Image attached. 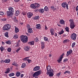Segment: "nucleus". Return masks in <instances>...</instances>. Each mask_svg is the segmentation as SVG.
<instances>
[{
    "label": "nucleus",
    "mask_w": 78,
    "mask_h": 78,
    "mask_svg": "<svg viewBox=\"0 0 78 78\" xmlns=\"http://www.w3.org/2000/svg\"><path fill=\"white\" fill-rule=\"evenodd\" d=\"M0 15L1 16H4L5 13L2 12H0Z\"/></svg>",
    "instance_id": "48"
},
{
    "label": "nucleus",
    "mask_w": 78,
    "mask_h": 78,
    "mask_svg": "<svg viewBox=\"0 0 78 78\" xmlns=\"http://www.w3.org/2000/svg\"><path fill=\"white\" fill-rule=\"evenodd\" d=\"M6 14L8 17H11L13 14L12 13L9 12V11H7L6 12Z\"/></svg>",
    "instance_id": "7"
},
{
    "label": "nucleus",
    "mask_w": 78,
    "mask_h": 78,
    "mask_svg": "<svg viewBox=\"0 0 78 78\" xmlns=\"http://www.w3.org/2000/svg\"><path fill=\"white\" fill-rule=\"evenodd\" d=\"M28 58H29V57H26L25 58H24V59H23V61H27V60H28Z\"/></svg>",
    "instance_id": "44"
},
{
    "label": "nucleus",
    "mask_w": 78,
    "mask_h": 78,
    "mask_svg": "<svg viewBox=\"0 0 78 78\" xmlns=\"http://www.w3.org/2000/svg\"><path fill=\"white\" fill-rule=\"evenodd\" d=\"M15 74H14L13 73H11L10 74H9V76H14L15 75Z\"/></svg>",
    "instance_id": "32"
},
{
    "label": "nucleus",
    "mask_w": 78,
    "mask_h": 78,
    "mask_svg": "<svg viewBox=\"0 0 78 78\" xmlns=\"http://www.w3.org/2000/svg\"><path fill=\"white\" fill-rule=\"evenodd\" d=\"M39 12H41V13H44V10L43 9H39Z\"/></svg>",
    "instance_id": "30"
},
{
    "label": "nucleus",
    "mask_w": 78,
    "mask_h": 78,
    "mask_svg": "<svg viewBox=\"0 0 78 78\" xmlns=\"http://www.w3.org/2000/svg\"><path fill=\"white\" fill-rule=\"evenodd\" d=\"M73 52V51L72 49H70L69 51H68L66 54V56H69V55H70Z\"/></svg>",
    "instance_id": "9"
},
{
    "label": "nucleus",
    "mask_w": 78,
    "mask_h": 78,
    "mask_svg": "<svg viewBox=\"0 0 78 78\" xmlns=\"http://www.w3.org/2000/svg\"><path fill=\"white\" fill-rule=\"evenodd\" d=\"M50 32L51 35H54V34L55 33V30H54V29L53 28H51L50 29Z\"/></svg>",
    "instance_id": "14"
},
{
    "label": "nucleus",
    "mask_w": 78,
    "mask_h": 78,
    "mask_svg": "<svg viewBox=\"0 0 78 78\" xmlns=\"http://www.w3.org/2000/svg\"><path fill=\"white\" fill-rule=\"evenodd\" d=\"M35 41L36 42H38L39 41V40H38V38L37 37H36L35 39Z\"/></svg>",
    "instance_id": "60"
},
{
    "label": "nucleus",
    "mask_w": 78,
    "mask_h": 78,
    "mask_svg": "<svg viewBox=\"0 0 78 78\" xmlns=\"http://www.w3.org/2000/svg\"><path fill=\"white\" fill-rule=\"evenodd\" d=\"M14 1L15 2H19L20 1V0H14Z\"/></svg>",
    "instance_id": "62"
},
{
    "label": "nucleus",
    "mask_w": 78,
    "mask_h": 78,
    "mask_svg": "<svg viewBox=\"0 0 78 78\" xmlns=\"http://www.w3.org/2000/svg\"><path fill=\"white\" fill-rule=\"evenodd\" d=\"M39 19V16H37L35 17H33V19L34 20H37V19Z\"/></svg>",
    "instance_id": "28"
},
{
    "label": "nucleus",
    "mask_w": 78,
    "mask_h": 78,
    "mask_svg": "<svg viewBox=\"0 0 78 78\" xmlns=\"http://www.w3.org/2000/svg\"><path fill=\"white\" fill-rule=\"evenodd\" d=\"M41 73V71L39 70L37 72H35L33 74V77H35V76H39Z\"/></svg>",
    "instance_id": "4"
},
{
    "label": "nucleus",
    "mask_w": 78,
    "mask_h": 78,
    "mask_svg": "<svg viewBox=\"0 0 78 78\" xmlns=\"http://www.w3.org/2000/svg\"><path fill=\"white\" fill-rule=\"evenodd\" d=\"M66 61H68V59H67V58H66L63 61V62H66Z\"/></svg>",
    "instance_id": "59"
},
{
    "label": "nucleus",
    "mask_w": 78,
    "mask_h": 78,
    "mask_svg": "<svg viewBox=\"0 0 78 78\" xmlns=\"http://www.w3.org/2000/svg\"><path fill=\"white\" fill-rule=\"evenodd\" d=\"M14 21H15V22L17 21V19H16V17L15 16L14 17Z\"/></svg>",
    "instance_id": "55"
},
{
    "label": "nucleus",
    "mask_w": 78,
    "mask_h": 78,
    "mask_svg": "<svg viewBox=\"0 0 78 78\" xmlns=\"http://www.w3.org/2000/svg\"><path fill=\"white\" fill-rule=\"evenodd\" d=\"M65 29L66 31H67V32H69V27H66L65 28Z\"/></svg>",
    "instance_id": "40"
},
{
    "label": "nucleus",
    "mask_w": 78,
    "mask_h": 78,
    "mask_svg": "<svg viewBox=\"0 0 78 78\" xmlns=\"http://www.w3.org/2000/svg\"><path fill=\"white\" fill-rule=\"evenodd\" d=\"M0 49L1 50V51H3L4 50H5V48H4L2 46L1 47Z\"/></svg>",
    "instance_id": "41"
},
{
    "label": "nucleus",
    "mask_w": 78,
    "mask_h": 78,
    "mask_svg": "<svg viewBox=\"0 0 78 78\" xmlns=\"http://www.w3.org/2000/svg\"><path fill=\"white\" fill-rule=\"evenodd\" d=\"M36 28L37 29H38V30H39L40 28H41V24H37L36 25Z\"/></svg>",
    "instance_id": "19"
},
{
    "label": "nucleus",
    "mask_w": 78,
    "mask_h": 78,
    "mask_svg": "<svg viewBox=\"0 0 78 78\" xmlns=\"http://www.w3.org/2000/svg\"><path fill=\"white\" fill-rule=\"evenodd\" d=\"M70 41V40L69 39H66V40H64L63 41V43L64 44H65V43H67V42H69Z\"/></svg>",
    "instance_id": "26"
},
{
    "label": "nucleus",
    "mask_w": 78,
    "mask_h": 78,
    "mask_svg": "<svg viewBox=\"0 0 78 78\" xmlns=\"http://www.w3.org/2000/svg\"><path fill=\"white\" fill-rule=\"evenodd\" d=\"M64 55V53H63L61 56L59 58V60H57V61L58 63H60V62L62 61V58H63V56Z\"/></svg>",
    "instance_id": "10"
},
{
    "label": "nucleus",
    "mask_w": 78,
    "mask_h": 78,
    "mask_svg": "<svg viewBox=\"0 0 78 78\" xmlns=\"http://www.w3.org/2000/svg\"><path fill=\"white\" fill-rule=\"evenodd\" d=\"M10 61H11V60L9 59H6V60H5L4 61V62H5V63H9L10 62Z\"/></svg>",
    "instance_id": "20"
},
{
    "label": "nucleus",
    "mask_w": 78,
    "mask_h": 78,
    "mask_svg": "<svg viewBox=\"0 0 78 78\" xmlns=\"http://www.w3.org/2000/svg\"><path fill=\"white\" fill-rule=\"evenodd\" d=\"M34 41H32L31 42H29V44L30 45H33L34 44Z\"/></svg>",
    "instance_id": "29"
},
{
    "label": "nucleus",
    "mask_w": 78,
    "mask_h": 78,
    "mask_svg": "<svg viewBox=\"0 0 78 78\" xmlns=\"http://www.w3.org/2000/svg\"><path fill=\"white\" fill-rule=\"evenodd\" d=\"M41 45L42 46H44V45H45L44 44H45V43H44V42L43 41H41Z\"/></svg>",
    "instance_id": "49"
},
{
    "label": "nucleus",
    "mask_w": 78,
    "mask_h": 78,
    "mask_svg": "<svg viewBox=\"0 0 78 78\" xmlns=\"http://www.w3.org/2000/svg\"><path fill=\"white\" fill-rule=\"evenodd\" d=\"M26 67V63H23L21 66V67L22 68H25Z\"/></svg>",
    "instance_id": "31"
},
{
    "label": "nucleus",
    "mask_w": 78,
    "mask_h": 78,
    "mask_svg": "<svg viewBox=\"0 0 78 78\" xmlns=\"http://www.w3.org/2000/svg\"><path fill=\"white\" fill-rule=\"evenodd\" d=\"M76 34L75 33H73V34H71V39L73 41H75L76 40Z\"/></svg>",
    "instance_id": "5"
},
{
    "label": "nucleus",
    "mask_w": 78,
    "mask_h": 78,
    "mask_svg": "<svg viewBox=\"0 0 78 78\" xmlns=\"http://www.w3.org/2000/svg\"><path fill=\"white\" fill-rule=\"evenodd\" d=\"M33 15V13H31V12H28L27 13V16L28 18H30Z\"/></svg>",
    "instance_id": "11"
},
{
    "label": "nucleus",
    "mask_w": 78,
    "mask_h": 78,
    "mask_svg": "<svg viewBox=\"0 0 78 78\" xmlns=\"http://www.w3.org/2000/svg\"><path fill=\"white\" fill-rule=\"evenodd\" d=\"M19 13H20L19 11L18 10L16 11V13L15 14V16H19Z\"/></svg>",
    "instance_id": "38"
},
{
    "label": "nucleus",
    "mask_w": 78,
    "mask_h": 78,
    "mask_svg": "<svg viewBox=\"0 0 78 78\" xmlns=\"http://www.w3.org/2000/svg\"><path fill=\"white\" fill-rule=\"evenodd\" d=\"M8 9L9 11L14 14V12H15V10L14 9V8H12V7H9Z\"/></svg>",
    "instance_id": "8"
},
{
    "label": "nucleus",
    "mask_w": 78,
    "mask_h": 78,
    "mask_svg": "<svg viewBox=\"0 0 78 78\" xmlns=\"http://www.w3.org/2000/svg\"><path fill=\"white\" fill-rule=\"evenodd\" d=\"M5 36L7 37H9V36H8V32H7L5 33Z\"/></svg>",
    "instance_id": "33"
},
{
    "label": "nucleus",
    "mask_w": 78,
    "mask_h": 78,
    "mask_svg": "<svg viewBox=\"0 0 78 78\" xmlns=\"http://www.w3.org/2000/svg\"><path fill=\"white\" fill-rule=\"evenodd\" d=\"M27 61L28 62V63H30L31 62V60L30 59H28Z\"/></svg>",
    "instance_id": "56"
},
{
    "label": "nucleus",
    "mask_w": 78,
    "mask_h": 78,
    "mask_svg": "<svg viewBox=\"0 0 78 78\" xmlns=\"http://www.w3.org/2000/svg\"><path fill=\"white\" fill-rule=\"evenodd\" d=\"M76 44L75 43V42H74L72 43V48H73L74 47V46L75 45V44Z\"/></svg>",
    "instance_id": "45"
},
{
    "label": "nucleus",
    "mask_w": 78,
    "mask_h": 78,
    "mask_svg": "<svg viewBox=\"0 0 78 78\" xmlns=\"http://www.w3.org/2000/svg\"><path fill=\"white\" fill-rule=\"evenodd\" d=\"M20 72H17L16 73V76H17V77H19V76H20Z\"/></svg>",
    "instance_id": "18"
},
{
    "label": "nucleus",
    "mask_w": 78,
    "mask_h": 78,
    "mask_svg": "<svg viewBox=\"0 0 78 78\" xmlns=\"http://www.w3.org/2000/svg\"><path fill=\"white\" fill-rule=\"evenodd\" d=\"M30 7L32 9H35V5L34 4H32L30 5Z\"/></svg>",
    "instance_id": "24"
},
{
    "label": "nucleus",
    "mask_w": 78,
    "mask_h": 78,
    "mask_svg": "<svg viewBox=\"0 0 78 78\" xmlns=\"http://www.w3.org/2000/svg\"><path fill=\"white\" fill-rule=\"evenodd\" d=\"M27 31L29 33H33V30L31 28L28 29Z\"/></svg>",
    "instance_id": "17"
},
{
    "label": "nucleus",
    "mask_w": 78,
    "mask_h": 78,
    "mask_svg": "<svg viewBox=\"0 0 78 78\" xmlns=\"http://www.w3.org/2000/svg\"><path fill=\"white\" fill-rule=\"evenodd\" d=\"M12 65L13 66H16V67L17 66V63L13 62L12 64Z\"/></svg>",
    "instance_id": "42"
},
{
    "label": "nucleus",
    "mask_w": 78,
    "mask_h": 78,
    "mask_svg": "<svg viewBox=\"0 0 78 78\" xmlns=\"http://www.w3.org/2000/svg\"><path fill=\"white\" fill-rule=\"evenodd\" d=\"M6 18L1 19L2 21H6Z\"/></svg>",
    "instance_id": "53"
},
{
    "label": "nucleus",
    "mask_w": 78,
    "mask_h": 78,
    "mask_svg": "<svg viewBox=\"0 0 78 78\" xmlns=\"http://www.w3.org/2000/svg\"><path fill=\"white\" fill-rule=\"evenodd\" d=\"M44 11H48V10H49V9L48 8V7L47 6H45L44 9Z\"/></svg>",
    "instance_id": "22"
},
{
    "label": "nucleus",
    "mask_w": 78,
    "mask_h": 78,
    "mask_svg": "<svg viewBox=\"0 0 78 78\" xmlns=\"http://www.w3.org/2000/svg\"><path fill=\"white\" fill-rule=\"evenodd\" d=\"M7 51L8 52H11V48H9L7 49Z\"/></svg>",
    "instance_id": "43"
},
{
    "label": "nucleus",
    "mask_w": 78,
    "mask_h": 78,
    "mask_svg": "<svg viewBox=\"0 0 78 78\" xmlns=\"http://www.w3.org/2000/svg\"><path fill=\"white\" fill-rule=\"evenodd\" d=\"M21 41L23 43H26L28 41V37L27 36L24 35H22L20 37Z\"/></svg>",
    "instance_id": "1"
},
{
    "label": "nucleus",
    "mask_w": 78,
    "mask_h": 78,
    "mask_svg": "<svg viewBox=\"0 0 78 78\" xmlns=\"http://www.w3.org/2000/svg\"><path fill=\"white\" fill-rule=\"evenodd\" d=\"M39 11V9H35L34 11L36 12H38Z\"/></svg>",
    "instance_id": "51"
},
{
    "label": "nucleus",
    "mask_w": 78,
    "mask_h": 78,
    "mask_svg": "<svg viewBox=\"0 0 78 78\" xmlns=\"http://www.w3.org/2000/svg\"><path fill=\"white\" fill-rule=\"evenodd\" d=\"M13 38L14 39H17L18 38V35H17V34H15L13 36Z\"/></svg>",
    "instance_id": "37"
},
{
    "label": "nucleus",
    "mask_w": 78,
    "mask_h": 78,
    "mask_svg": "<svg viewBox=\"0 0 78 78\" xmlns=\"http://www.w3.org/2000/svg\"><path fill=\"white\" fill-rule=\"evenodd\" d=\"M61 73L59 72V73H57L56 75L57 76H58L59 77V76H60V74Z\"/></svg>",
    "instance_id": "52"
},
{
    "label": "nucleus",
    "mask_w": 78,
    "mask_h": 78,
    "mask_svg": "<svg viewBox=\"0 0 78 78\" xmlns=\"http://www.w3.org/2000/svg\"><path fill=\"white\" fill-rule=\"evenodd\" d=\"M20 48H19L17 49L16 51V52H17V53H18V52H19V50H20Z\"/></svg>",
    "instance_id": "54"
},
{
    "label": "nucleus",
    "mask_w": 78,
    "mask_h": 78,
    "mask_svg": "<svg viewBox=\"0 0 78 78\" xmlns=\"http://www.w3.org/2000/svg\"><path fill=\"white\" fill-rule=\"evenodd\" d=\"M23 76H24V75L23 74H22L20 75V76L21 78H22V77H23Z\"/></svg>",
    "instance_id": "61"
},
{
    "label": "nucleus",
    "mask_w": 78,
    "mask_h": 78,
    "mask_svg": "<svg viewBox=\"0 0 78 78\" xmlns=\"http://www.w3.org/2000/svg\"><path fill=\"white\" fill-rule=\"evenodd\" d=\"M19 46H20V44H19L17 43L16 44V47H19Z\"/></svg>",
    "instance_id": "57"
},
{
    "label": "nucleus",
    "mask_w": 78,
    "mask_h": 78,
    "mask_svg": "<svg viewBox=\"0 0 78 78\" xmlns=\"http://www.w3.org/2000/svg\"><path fill=\"white\" fill-rule=\"evenodd\" d=\"M5 43L7 44H9V45H10V44H11V41H7L5 42Z\"/></svg>",
    "instance_id": "39"
},
{
    "label": "nucleus",
    "mask_w": 78,
    "mask_h": 78,
    "mask_svg": "<svg viewBox=\"0 0 78 78\" xmlns=\"http://www.w3.org/2000/svg\"><path fill=\"white\" fill-rule=\"evenodd\" d=\"M27 29H29V28H30V25H29V24H27Z\"/></svg>",
    "instance_id": "46"
},
{
    "label": "nucleus",
    "mask_w": 78,
    "mask_h": 78,
    "mask_svg": "<svg viewBox=\"0 0 78 78\" xmlns=\"http://www.w3.org/2000/svg\"><path fill=\"white\" fill-rule=\"evenodd\" d=\"M11 28V25L9 24H5L3 27L2 30L5 31H8Z\"/></svg>",
    "instance_id": "2"
},
{
    "label": "nucleus",
    "mask_w": 78,
    "mask_h": 78,
    "mask_svg": "<svg viewBox=\"0 0 78 78\" xmlns=\"http://www.w3.org/2000/svg\"><path fill=\"white\" fill-rule=\"evenodd\" d=\"M5 62V61H3V60H2L1 61V63H3V62Z\"/></svg>",
    "instance_id": "64"
},
{
    "label": "nucleus",
    "mask_w": 78,
    "mask_h": 78,
    "mask_svg": "<svg viewBox=\"0 0 78 78\" xmlns=\"http://www.w3.org/2000/svg\"><path fill=\"white\" fill-rule=\"evenodd\" d=\"M9 68H8L6 69V71L5 72V73H9V72H10V70Z\"/></svg>",
    "instance_id": "23"
},
{
    "label": "nucleus",
    "mask_w": 78,
    "mask_h": 78,
    "mask_svg": "<svg viewBox=\"0 0 78 78\" xmlns=\"http://www.w3.org/2000/svg\"><path fill=\"white\" fill-rule=\"evenodd\" d=\"M70 73V71H66L64 73V74H66V73Z\"/></svg>",
    "instance_id": "47"
},
{
    "label": "nucleus",
    "mask_w": 78,
    "mask_h": 78,
    "mask_svg": "<svg viewBox=\"0 0 78 78\" xmlns=\"http://www.w3.org/2000/svg\"><path fill=\"white\" fill-rule=\"evenodd\" d=\"M40 69V67L39 66H36L33 69V71H37V70H39Z\"/></svg>",
    "instance_id": "13"
},
{
    "label": "nucleus",
    "mask_w": 78,
    "mask_h": 78,
    "mask_svg": "<svg viewBox=\"0 0 78 78\" xmlns=\"http://www.w3.org/2000/svg\"><path fill=\"white\" fill-rule=\"evenodd\" d=\"M54 72L53 70L51 69L47 71L46 74L47 75H49L50 73H53Z\"/></svg>",
    "instance_id": "12"
},
{
    "label": "nucleus",
    "mask_w": 78,
    "mask_h": 78,
    "mask_svg": "<svg viewBox=\"0 0 78 78\" xmlns=\"http://www.w3.org/2000/svg\"><path fill=\"white\" fill-rule=\"evenodd\" d=\"M69 22L70 23V27L71 29H73L75 27V25L73 22V20L72 19H70L69 20Z\"/></svg>",
    "instance_id": "3"
},
{
    "label": "nucleus",
    "mask_w": 78,
    "mask_h": 78,
    "mask_svg": "<svg viewBox=\"0 0 78 78\" xmlns=\"http://www.w3.org/2000/svg\"><path fill=\"white\" fill-rule=\"evenodd\" d=\"M44 40L45 41H48V38H47V37H44Z\"/></svg>",
    "instance_id": "50"
},
{
    "label": "nucleus",
    "mask_w": 78,
    "mask_h": 78,
    "mask_svg": "<svg viewBox=\"0 0 78 78\" xmlns=\"http://www.w3.org/2000/svg\"><path fill=\"white\" fill-rule=\"evenodd\" d=\"M15 32L16 33H17L19 32V29L16 26L15 27Z\"/></svg>",
    "instance_id": "15"
},
{
    "label": "nucleus",
    "mask_w": 78,
    "mask_h": 78,
    "mask_svg": "<svg viewBox=\"0 0 78 78\" xmlns=\"http://www.w3.org/2000/svg\"><path fill=\"white\" fill-rule=\"evenodd\" d=\"M54 75V73H51L49 74V76L51 77Z\"/></svg>",
    "instance_id": "34"
},
{
    "label": "nucleus",
    "mask_w": 78,
    "mask_h": 78,
    "mask_svg": "<svg viewBox=\"0 0 78 78\" xmlns=\"http://www.w3.org/2000/svg\"><path fill=\"white\" fill-rule=\"evenodd\" d=\"M22 14L24 16H25V15H26L27 14V13L26 12H23L22 13Z\"/></svg>",
    "instance_id": "58"
},
{
    "label": "nucleus",
    "mask_w": 78,
    "mask_h": 78,
    "mask_svg": "<svg viewBox=\"0 0 78 78\" xmlns=\"http://www.w3.org/2000/svg\"><path fill=\"white\" fill-rule=\"evenodd\" d=\"M64 31L63 30H62L58 32V33L59 34H62L64 33Z\"/></svg>",
    "instance_id": "27"
},
{
    "label": "nucleus",
    "mask_w": 78,
    "mask_h": 78,
    "mask_svg": "<svg viewBox=\"0 0 78 78\" xmlns=\"http://www.w3.org/2000/svg\"><path fill=\"white\" fill-rule=\"evenodd\" d=\"M24 49L25 50H26V51H28L30 48L26 46L24 47Z\"/></svg>",
    "instance_id": "25"
},
{
    "label": "nucleus",
    "mask_w": 78,
    "mask_h": 78,
    "mask_svg": "<svg viewBox=\"0 0 78 78\" xmlns=\"http://www.w3.org/2000/svg\"><path fill=\"white\" fill-rule=\"evenodd\" d=\"M46 67L47 71H48V70H49L51 69V67L49 65H48V67Z\"/></svg>",
    "instance_id": "35"
},
{
    "label": "nucleus",
    "mask_w": 78,
    "mask_h": 78,
    "mask_svg": "<svg viewBox=\"0 0 78 78\" xmlns=\"http://www.w3.org/2000/svg\"><path fill=\"white\" fill-rule=\"evenodd\" d=\"M62 6L63 8H65L66 7V9H69V6H68V4H67V3L63 2L62 4Z\"/></svg>",
    "instance_id": "6"
},
{
    "label": "nucleus",
    "mask_w": 78,
    "mask_h": 78,
    "mask_svg": "<svg viewBox=\"0 0 78 78\" xmlns=\"http://www.w3.org/2000/svg\"><path fill=\"white\" fill-rule=\"evenodd\" d=\"M44 45H43V46H42L41 45V48H42V49H44Z\"/></svg>",
    "instance_id": "63"
},
{
    "label": "nucleus",
    "mask_w": 78,
    "mask_h": 78,
    "mask_svg": "<svg viewBox=\"0 0 78 78\" xmlns=\"http://www.w3.org/2000/svg\"><path fill=\"white\" fill-rule=\"evenodd\" d=\"M34 4L35 5V9H36V8H39L40 6V5L38 3H34Z\"/></svg>",
    "instance_id": "21"
},
{
    "label": "nucleus",
    "mask_w": 78,
    "mask_h": 78,
    "mask_svg": "<svg viewBox=\"0 0 78 78\" xmlns=\"http://www.w3.org/2000/svg\"><path fill=\"white\" fill-rule=\"evenodd\" d=\"M51 8L53 10V11H55L56 9L54 7V6L52 5L51 6Z\"/></svg>",
    "instance_id": "36"
},
{
    "label": "nucleus",
    "mask_w": 78,
    "mask_h": 78,
    "mask_svg": "<svg viewBox=\"0 0 78 78\" xmlns=\"http://www.w3.org/2000/svg\"><path fill=\"white\" fill-rule=\"evenodd\" d=\"M60 24H62V25H64L65 24V21L63 19L59 21Z\"/></svg>",
    "instance_id": "16"
}]
</instances>
